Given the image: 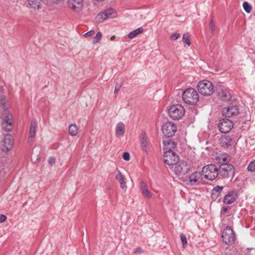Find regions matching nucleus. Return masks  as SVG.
<instances>
[{"label": "nucleus", "mask_w": 255, "mask_h": 255, "mask_svg": "<svg viewBox=\"0 0 255 255\" xmlns=\"http://www.w3.org/2000/svg\"><path fill=\"white\" fill-rule=\"evenodd\" d=\"M94 33H95L94 31L91 30L86 32L84 34V36L86 37H89L92 36L94 34Z\"/></svg>", "instance_id": "obj_42"}, {"label": "nucleus", "mask_w": 255, "mask_h": 255, "mask_svg": "<svg viewBox=\"0 0 255 255\" xmlns=\"http://www.w3.org/2000/svg\"><path fill=\"white\" fill-rule=\"evenodd\" d=\"M176 130V126L172 122H167L162 126V131L163 135L166 137H170L174 135Z\"/></svg>", "instance_id": "obj_9"}, {"label": "nucleus", "mask_w": 255, "mask_h": 255, "mask_svg": "<svg viewBox=\"0 0 255 255\" xmlns=\"http://www.w3.org/2000/svg\"><path fill=\"white\" fill-rule=\"evenodd\" d=\"M223 242L228 245H233L236 241V237L233 230L230 227L225 228L222 234Z\"/></svg>", "instance_id": "obj_6"}, {"label": "nucleus", "mask_w": 255, "mask_h": 255, "mask_svg": "<svg viewBox=\"0 0 255 255\" xmlns=\"http://www.w3.org/2000/svg\"><path fill=\"white\" fill-rule=\"evenodd\" d=\"M139 140L142 150L147 153L148 151V143L147 141V136L144 132H142L139 136Z\"/></svg>", "instance_id": "obj_19"}, {"label": "nucleus", "mask_w": 255, "mask_h": 255, "mask_svg": "<svg viewBox=\"0 0 255 255\" xmlns=\"http://www.w3.org/2000/svg\"><path fill=\"white\" fill-rule=\"evenodd\" d=\"M164 162L168 165H173L179 161L178 155L173 151H165L163 154Z\"/></svg>", "instance_id": "obj_8"}, {"label": "nucleus", "mask_w": 255, "mask_h": 255, "mask_svg": "<svg viewBox=\"0 0 255 255\" xmlns=\"http://www.w3.org/2000/svg\"><path fill=\"white\" fill-rule=\"evenodd\" d=\"M102 37V34L100 32H99L97 33L95 37L94 38L93 40V43H97L100 41Z\"/></svg>", "instance_id": "obj_33"}, {"label": "nucleus", "mask_w": 255, "mask_h": 255, "mask_svg": "<svg viewBox=\"0 0 255 255\" xmlns=\"http://www.w3.org/2000/svg\"><path fill=\"white\" fill-rule=\"evenodd\" d=\"M216 160L221 164L229 162L230 156L226 153H221L216 156Z\"/></svg>", "instance_id": "obj_25"}, {"label": "nucleus", "mask_w": 255, "mask_h": 255, "mask_svg": "<svg viewBox=\"0 0 255 255\" xmlns=\"http://www.w3.org/2000/svg\"><path fill=\"white\" fill-rule=\"evenodd\" d=\"M209 27L211 32L214 33L215 31V26L214 24L213 20L212 19L209 23Z\"/></svg>", "instance_id": "obj_38"}, {"label": "nucleus", "mask_w": 255, "mask_h": 255, "mask_svg": "<svg viewBox=\"0 0 255 255\" xmlns=\"http://www.w3.org/2000/svg\"><path fill=\"white\" fill-rule=\"evenodd\" d=\"M116 16L115 11L113 8L106 9L104 12L97 15L96 18L99 22H103L108 18H113Z\"/></svg>", "instance_id": "obj_14"}, {"label": "nucleus", "mask_w": 255, "mask_h": 255, "mask_svg": "<svg viewBox=\"0 0 255 255\" xmlns=\"http://www.w3.org/2000/svg\"><path fill=\"white\" fill-rule=\"evenodd\" d=\"M248 169L249 171L254 172L255 171V160L251 161L248 166Z\"/></svg>", "instance_id": "obj_34"}, {"label": "nucleus", "mask_w": 255, "mask_h": 255, "mask_svg": "<svg viewBox=\"0 0 255 255\" xmlns=\"http://www.w3.org/2000/svg\"><path fill=\"white\" fill-rule=\"evenodd\" d=\"M121 87V85L120 84H119V85L117 84L115 86L114 92L115 93H117V92H118L119 91V90H120Z\"/></svg>", "instance_id": "obj_45"}, {"label": "nucleus", "mask_w": 255, "mask_h": 255, "mask_svg": "<svg viewBox=\"0 0 255 255\" xmlns=\"http://www.w3.org/2000/svg\"><path fill=\"white\" fill-rule=\"evenodd\" d=\"M30 8L34 10H38L41 8L42 0H27Z\"/></svg>", "instance_id": "obj_24"}, {"label": "nucleus", "mask_w": 255, "mask_h": 255, "mask_svg": "<svg viewBox=\"0 0 255 255\" xmlns=\"http://www.w3.org/2000/svg\"><path fill=\"white\" fill-rule=\"evenodd\" d=\"M202 173L206 179L210 180L215 179L219 174L216 166L212 164L205 166L202 168Z\"/></svg>", "instance_id": "obj_4"}, {"label": "nucleus", "mask_w": 255, "mask_h": 255, "mask_svg": "<svg viewBox=\"0 0 255 255\" xmlns=\"http://www.w3.org/2000/svg\"><path fill=\"white\" fill-rule=\"evenodd\" d=\"M114 38H115V36H114L111 37L112 40H113Z\"/></svg>", "instance_id": "obj_46"}, {"label": "nucleus", "mask_w": 255, "mask_h": 255, "mask_svg": "<svg viewBox=\"0 0 255 255\" xmlns=\"http://www.w3.org/2000/svg\"><path fill=\"white\" fill-rule=\"evenodd\" d=\"M37 127V123L35 120H33L31 122L29 134L28 137V141H30L33 140L36 134V129Z\"/></svg>", "instance_id": "obj_21"}, {"label": "nucleus", "mask_w": 255, "mask_h": 255, "mask_svg": "<svg viewBox=\"0 0 255 255\" xmlns=\"http://www.w3.org/2000/svg\"><path fill=\"white\" fill-rule=\"evenodd\" d=\"M185 110L184 107L179 104L171 106L168 110L169 116L172 119L179 120L184 115Z\"/></svg>", "instance_id": "obj_5"}, {"label": "nucleus", "mask_w": 255, "mask_h": 255, "mask_svg": "<svg viewBox=\"0 0 255 255\" xmlns=\"http://www.w3.org/2000/svg\"><path fill=\"white\" fill-rule=\"evenodd\" d=\"M143 29L142 27H139L137 29L131 31L128 34V38L130 39H133L136 37L138 34L142 33Z\"/></svg>", "instance_id": "obj_27"}, {"label": "nucleus", "mask_w": 255, "mask_h": 255, "mask_svg": "<svg viewBox=\"0 0 255 255\" xmlns=\"http://www.w3.org/2000/svg\"><path fill=\"white\" fill-rule=\"evenodd\" d=\"M200 176V173L198 172H195L192 174L189 177V182L193 184L197 182H199V178Z\"/></svg>", "instance_id": "obj_28"}, {"label": "nucleus", "mask_w": 255, "mask_h": 255, "mask_svg": "<svg viewBox=\"0 0 255 255\" xmlns=\"http://www.w3.org/2000/svg\"><path fill=\"white\" fill-rule=\"evenodd\" d=\"M219 97L224 102L230 101L231 95L229 90L227 89L222 90L218 93Z\"/></svg>", "instance_id": "obj_23"}, {"label": "nucleus", "mask_w": 255, "mask_h": 255, "mask_svg": "<svg viewBox=\"0 0 255 255\" xmlns=\"http://www.w3.org/2000/svg\"><path fill=\"white\" fill-rule=\"evenodd\" d=\"M239 110L237 106H231L222 109V114L227 117H231L238 115Z\"/></svg>", "instance_id": "obj_15"}, {"label": "nucleus", "mask_w": 255, "mask_h": 255, "mask_svg": "<svg viewBox=\"0 0 255 255\" xmlns=\"http://www.w3.org/2000/svg\"><path fill=\"white\" fill-rule=\"evenodd\" d=\"M223 186H220L219 185H217L214 187V188L212 190V191L215 192V193H219L221 194L222 191H223Z\"/></svg>", "instance_id": "obj_35"}, {"label": "nucleus", "mask_w": 255, "mask_h": 255, "mask_svg": "<svg viewBox=\"0 0 255 255\" xmlns=\"http://www.w3.org/2000/svg\"><path fill=\"white\" fill-rule=\"evenodd\" d=\"M163 143L165 151H172L176 145L175 142L171 138H169V137L164 138L163 140Z\"/></svg>", "instance_id": "obj_20"}, {"label": "nucleus", "mask_w": 255, "mask_h": 255, "mask_svg": "<svg viewBox=\"0 0 255 255\" xmlns=\"http://www.w3.org/2000/svg\"><path fill=\"white\" fill-rule=\"evenodd\" d=\"M220 143L222 146L228 147L233 145L235 141L229 135H223L220 138Z\"/></svg>", "instance_id": "obj_18"}, {"label": "nucleus", "mask_w": 255, "mask_h": 255, "mask_svg": "<svg viewBox=\"0 0 255 255\" xmlns=\"http://www.w3.org/2000/svg\"><path fill=\"white\" fill-rule=\"evenodd\" d=\"M13 144V138L10 134H7L4 137L0 145L3 151H8L11 149Z\"/></svg>", "instance_id": "obj_11"}, {"label": "nucleus", "mask_w": 255, "mask_h": 255, "mask_svg": "<svg viewBox=\"0 0 255 255\" xmlns=\"http://www.w3.org/2000/svg\"><path fill=\"white\" fill-rule=\"evenodd\" d=\"M234 167L232 164H221L218 169V175L219 177L228 178L234 175Z\"/></svg>", "instance_id": "obj_7"}, {"label": "nucleus", "mask_w": 255, "mask_h": 255, "mask_svg": "<svg viewBox=\"0 0 255 255\" xmlns=\"http://www.w3.org/2000/svg\"><path fill=\"white\" fill-rule=\"evenodd\" d=\"M174 167V172L176 175H184L189 170L190 166L187 162L181 161L179 164H176Z\"/></svg>", "instance_id": "obj_13"}, {"label": "nucleus", "mask_w": 255, "mask_h": 255, "mask_svg": "<svg viewBox=\"0 0 255 255\" xmlns=\"http://www.w3.org/2000/svg\"><path fill=\"white\" fill-rule=\"evenodd\" d=\"M180 239H181V242H182V244L183 246H184L185 245H186L187 244V238H186V236L184 234H181L180 235Z\"/></svg>", "instance_id": "obj_37"}, {"label": "nucleus", "mask_w": 255, "mask_h": 255, "mask_svg": "<svg viewBox=\"0 0 255 255\" xmlns=\"http://www.w3.org/2000/svg\"><path fill=\"white\" fill-rule=\"evenodd\" d=\"M182 41L186 44L188 46L191 44V42L189 40V36L188 33H185L183 34L182 37Z\"/></svg>", "instance_id": "obj_31"}, {"label": "nucleus", "mask_w": 255, "mask_h": 255, "mask_svg": "<svg viewBox=\"0 0 255 255\" xmlns=\"http://www.w3.org/2000/svg\"><path fill=\"white\" fill-rule=\"evenodd\" d=\"M116 135L117 137L123 136L125 132V125L123 122L118 123L116 126Z\"/></svg>", "instance_id": "obj_22"}, {"label": "nucleus", "mask_w": 255, "mask_h": 255, "mask_svg": "<svg viewBox=\"0 0 255 255\" xmlns=\"http://www.w3.org/2000/svg\"><path fill=\"white\" fill-rule=\"evenodd\" d=\"M6 219V216L4 215H0V223L4 222Z\"/></svg>", "instance_id": "obj_44"}, {"label": "nucleus", "mask_w": 255, "mask_h": 255, "mask_svg": "<svg viewBox=\"0 0 255 255\" xmlns=\"http://www.w3.org/2000/svg\"><path fill=\"white\" fill-rule=\"evenodd\" d=\"M237 197L238 194L236 192L230 191L224 196L223 202L225 204H231L235 202Z\"/></svg>", "instance_id": "obj_17"}, {"label": "nucleus", "mask_w": 255, "mask_h": 255, "mask_svg": "<svg viewBox=\"0 0 255 255\" xmlns=\"http://www.w3.org/2000/svg\"><path fill=\"white\" fill-rule=\"evenodd\" d=\"M123 158L126 161H128L130 159L129 154L128 152H124L123 155Z\"/></svg>", "instance_id": "obj_40"}, {"label": "nucleus", "mask_w": 255, "mask_h": 255, "mask_svg": "<svg viewBox=\"0 0 255 255\" xmlns=\"http://www.w3.org/2000/svg\"><path fill=\"white\" fill-rule=\"evenodd\" d=\"M116 179L120 183V187L123 189H126L127 188L125 176L122 173L118 168H117L115 172Z\"/></svg>", "instance_id": "obj_16"}, {"label": "nucleus", "mask_w": 255, "mask_h": 255, "mask_svg": "<svg viewBox=\"0 0 255 255\" xmlns=\"http://www.w3.org/2000/svg\"><path fill=\"white\" fill-rule=\"evenodd\" d=\"M68 7L75 12H79L83 9V0H67Z\"/></svg>", "instance_id": "obj_12"}, {"label": "nucleus", "mask_w": 255, "mask_h": 255, "mask_svg": "<svg viewBox=\"0 0 255 255\" xmlns=\"http://www.w3.org/2000/svg\"><path fill=\"white\" fill-rule=\"evenodd\" d=\"M243 6L244 10L247 13H249L251 12L252 10V6L247 1L244 2Z\"/></svg>", "instance_id": "obj_30"}, {"label": "nucleus", "mask_w": 255, "mask_h": 255, "mask_svg": "<svg viewBox=\"0 0 255 255\" xmlns=\"http://www.w3.org/2000/svg\"><path fill=\"white\" fill-rule=\"evenodd\" d=\"M220 194L219 193H215V192L212 191L211 197L214 200H218L220 201L221 200Z\"/></svg>", "instance_id": "obj_36"}, {"label": "nucleus", "mask_w": 255, "mask_h": 255, "mask_svg": "<svg viewBox=\"0 0 255 255\" xmlns=\"http://www.w3.org/2000/svg\"><path fill=\"white\" fill-rule=\"evenodd\" d=\"M218 128L220 132L226 133L229 132L233 128V124L230 120L223 119L220 121Z\"/></svg>", "instance_id": "obj_10"}, {"label": "nucleus", "mask_w": 255, "mask_h": 255, "mask_svg": "<svg viewBox=\"0 0 255 255\" xmlns=\"http://www.w3.org/2000/svg\"><path fill=\"white\" fill-rule=\"evenodd\" d=\"M5 98L2 97L1 99L0 104L3 108L4 113L0 115V117L2 119L1 125L3 130L6 131H10L12 129V116L6 107L5 105Z\"/></svg>", "instance_id": "obj_1"}, {"label": "nucleus", "mask_w": 255, "mask_h": 255, "mask_svg": "<svg viewBox=\"0 0 255 255\" xmlns=\"http://www.w3.org/2000/svg\"><path fill=\"white\" fill-rule=\"evenodd\" d=\"M55 162V159L54 157H50L48 159V163L50 165H53Z\"/></svg>", "instance_id": "obj_43"}, {"label": "nucleus", "mask_w": 255, "mask_h": 255, "mask_svg": "<svg viewBox=\"0 0 255 255\" xmlns=\"http://www.w3.org/2000/svg\"><path fill=\"white\" fill-rule=\"evenodd\" d=\"M133 252L134 254H142L143 252V251L142 250L141 248L137 247L133 250Z\"/></svg>", "instance_id": "obj_41"}, {"label": "nucleus", "mask_w": 255, "mask_h": 255, "mask_svg": "<svg viewBox=\"0 0 255 255\" xmlns=\"http://www.w3.org/2000/svg\"><path fill=\"white\" fill-rule=\"evenodd\" d=\"M182 99L187 104L195 105L199 100V95L196 90L192 88L186 89L182 93Z\"/></svg>", "instance_id": "obj_2"}, {"label": "nucleus", "mask_w": 255, "mask_h": 255, "mask_svg": "<svg viewBox=\"0 0 255 255\" xmlns=\"http://www.w3.org/2000/svg\"><path fill=\"white\" fill-rule=\"evenodd\" d=\"M78 128L76 125H71L68 129V132L70 135L74 136L78 133Z\"/></svg>", "instance_id": "obj_29"}, {"label": "nucleus", "mask_w": 255, "mask_h": 255, "mask_svg": "<svg viewBox=\"0 0 255 255\" xmlns=\"http://www.w3.org/2000/svg\"><path fill=\"white\" fill-rule=\"evenodd\" d=\"M231 207L229 206H223L221 210L220 213L222 215H224L229 212L231 210Z\"/></svg>", "instance_id": "obj_32"}, {"label": "nucleus", "mask_w": 255, "mask_h": 255, "mask_svg": "<svg viewBox=\"0 0 255 255\" xmlns=\"http://www.w3.org/2000/svg\"><path fill=\"white\" fill-rule=\"evenodd\" d=\"M140 189L143 195L148 198H151L152 197L151 194L149 191L146 184L143 181H141L140 183Z\"/></svg>", "instance_id": "obj_26"}, {"label": "nucleus", "mask_w": 255, "mask_h": 255, "mask_svg": "<svg viewBox=\"0 0 255 255\" xmlns=\"http://www.w3.org/2000/svg\"><path fill=\"white\" fill-rule=\"evenodd\" d=\"M180 37V34L178 33H175L171 35L169 37L170 39L172 40L177 39Z\"/></svg>", "instance_id": "obj_39"}, {"label": "nucleus", "mask_w": 255, "mask_h": 255, "mask_svg": "<svg viewBox=\"0 0 255 255\" xmlns=\"http://www.w3.org/2000/svg\"><path fill=\"white\" fill-rule=\"evenodd\" d=\"M197 89L201 95L205 96H209L214 92L213 84L207 80L199 82L197 85Z\"/></svg>", "instance_id": "obj_3"}]
</instances>
